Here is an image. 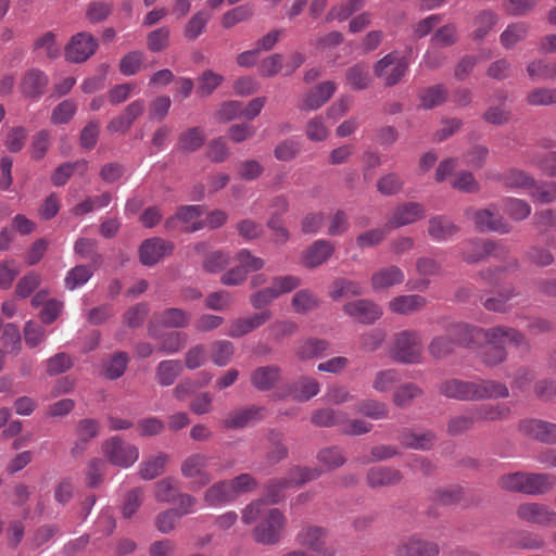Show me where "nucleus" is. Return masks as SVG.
<instances>
[{
    "mask_svg": "<svg viewBox=\"0 0 556 556\" xmlns=\"http://www.w3.org/2000/svg\"><path fill=\"white\" fill-rule=\"evenodd\" d=\"M328 538V530L319 526H304L296 533L295 541L302 546L306 547L317 554V556H334L336 551L326 546Z\"/></svg>",
    "mask_w": 556,
    "mask_h": 556,
    "instance_id": "11",
    "label": "nucleus"
},
{
    "mask_svg": "<svg viewBox=\"0 0 556 556\" xmlns=\"http://www.w3.org/2000/svg\"><path fill=\"white\" fill-rule=\"evenodd\" d=\"M496 23L497 15L494 12L488 10L480 12L475 18L473 40H483Z\"/></svg>",
    "mask_w": 556,
    "mask_h": 556,
    "instance_id": "56",
    "label": "nucleus"
},
{
    "mask_svg": "<svg viewBox=\"0 0 556 556\" xmlns=\"http://www.w3.org/2000/svg\"><path fill=\"white\" fill-rule=\"evenodd\" d=\"M408 68L405 58H399L391 52L381 58L374 66L375 75L382 78L387 87H392L401 81Z\"/></svg>",
    "mask_w": 556,
    "mask_h": 556,
    "instance_id": "9",
    "label": "nucleus"
},
{
    "mask_svg": "<svg viewBox=\"0 0 556 556\" xmlns=\"http://www.w3.org/2000/svg\"><path fill=\"white\" fill-rule=\"evenodd\" d=\"M245 525L255 523L252 536L256 543L275 545L280 542L287 525L285 515L278 508H269L264 500L250 503L241 516Z\"/></svg>",
    "mask_w": 556,
    "mask_h": 556,
    "instance_id": "1",
    "label": "nucleus"
},
{
    "mask_svg": "<svg viewBox=\"0 0 556 556\" xmlns=\"http://www.w3.org/2000/svg\"><path fill=\"white\" fill-rule=\"evenodd\" d=\"M271 318L270 311H263L261 313H255L249 317H241L233 319L229 324V328L227 331V336L230 338H241L253 330L263 326L266 321Z\"/></svg>",
    "mask_w": 556,
    "mask_h": 556,
    "instance_id": "23",
    "label": "nucleus"
},
{
    "mask_svg": "<svg viewBox=\"0 0 556 556\" xmlns=\"http://www.w3.org/2000/svg\"><path fill=\"white\" fill-rule=\"evenodd\" d=\"M447 96V88L442 84L425 88L419 93L420 106L425 110H431L443 104L446 101Z\"/></svg>",
    "mask_w": 556,
    "mask_h": 556,
    "instance_id": "48",
    "label": "nucleus"
},
{
    "mask_svg": "<svg viewBox=\"0 0 556 556\" xmlns=\"http://www.w3.org/2000/svg\"><path fill=\"white\" fill-rule=\"evenodd\" d=\"M280 379L281 369L276 365L257 367L251 374L252 386L262 392L274 389Z\"/></svg>",
    "mask_w": 556,
    "mask_h": 556,
    "instance_id": "26",
    "label": "nucleus"
},
{
    "mask_svg": "<svg viewBox=\"0 0 556 556\" xmlns=\"http://www.w3.org/2000/svg\"><path fill=\"white\" fill-rule=\"evenodd\" d=\"M422 341L416 331H402L397 333L390 351V356L404 364L418 363L421 357Z\"/></svg>",
    "mask_w": 556,
    "mask_h": 556,
    "instance_id": "5",
    "label": "nucleus"
},
{
    "mask_svg": "<svg viewBox=\"0 0 556 556\" xmlns=\"http://www.w3.org/2000/svg\"><path fill=\"white\" fill-rule=\"evenodd\" d=\"M508 396L509 390L506 384L496 380H467V402L506 399Z\"/></svg>",
    "mask_w": 556,
    "mask_h": 556,
    "instance_id": "12",
    "label": "nucleus"
},
{
    "mask_svg": "<svg viewBox=\"0 0 556 556\" xmlns=\"http://www.w3.org/2000/svg\"><path fill=\"white\" fill-rule=\"evenodd\" d=\"M404 271L396 265L382 267L375 271L370 278L371 288L379 292L403 283Z\"/></svg>",
    "mask_w": 556,
    "mask_h": 556,
    "instance_id": "24",
    "label": "nucleus"
},
{
    "mask_svg": "<svg viewBox=\"0 0 556 556\" xmlns=\"http://www.w3.org/2000/svg\"><path fill=\"white\" fill-rule=\"evenodd\" d=\"M204 212L202 205L180 206L173 216L165 220L164 227L167 231L180 230L187 233L199 231L205 226V223L199 219Z\"/></svg>",
    "mask_w": 556,
    "mask_h": 556,
    "instance_id": "6",
    "label": "nucleus"
},
{
    "mask_svg": "<svg viewBox=\"0 0 556 556\" xmlns=\"http://www.w3.org/2000/svg\"><path fill=\"white\" fill-rule=\"evenodd\" d=\"M528 34V25L526 23H514L501 34V43L506 49L514 48L519 41L523 40Z\"/></svg>",
    "mask_w": 556,
    "mask_h": 556,
    "instance_id": "58",
    "label": "nucleus"
},
{
    "mask_svg": "<svg viewBox=\"0 0 556 556\" xmlns=\"http://www.w3.org/2000/svg\"><path fill=\"white\" fill-rule=\"evenodd\" d=\"M102 453L110 464L121 468L131 467L139 458V448L118 435L102 443Z\"/></svg>",
    "mask_w": 556,
    "mask_h": 556,
    "instance_id": "4",
    "label": "nucleus"
},
{
    "mask_svg": "<svg viewBox=\"0 0 556 556\" xmlns=\"http://www.w3.org/2000/svg\"><path fill=\"white\" fill-rule=\"evenodd\" d=\"M395 556H439L440 546L434 541L412 535L401 541L394 552Z\"/></svg>",
    "mask_w": 556,
    "mask_h": 556,
    "instance_id": "16",
    "label": "nucleus"
},
{
    "mask_svg": "<svg viewBox=\"0 0 556 556\" xmlns=\"http://www.w3.org/2000/svg\"><path fill=\"white\" fill-rule=\"evenodd\" d=\"M516 515L520 520L529 523L556 528V511L542 503L520 504L516 509Z\"/></svg>",
    "mask_w": 556,
    "mask_h": 556,
    "instance_id": "13",
    "label": "nucleus"
},
{
    "mask_svg": "<svg viewBox=\"0 0 556 556\" xmlns=\"http://www.w3.org/2000/svg\"><path fill=\"white\" fill-rule=\"evenodd\" d=\"M403 473L393 467L375 466L368 469L366 481L371 489L394 486L402 482Z\"/></svg>",
    "mask_w": 556,
    "mask_h": 556,
    "instance_id": "22",
    "label": "nucleus"
},
{
    "mask_svg": "<svg viewBox=\"0 0 556 556\" xmlns=\"http://www.w3.org/2000/svg\"><path fill=\"white\" fill-rule=\"evenodd\" d=\"M184 370L178 359H166L159 363L155 369V379L162 387H169L175 383Z\"/></svg>",
    "mask_w": 556,
    "mask_h": 556,
    "instance_id": "38",
    "label": "nucleus"
},
{
    "mask_svg": "<svg viewBox=\"0 0 556 556\" xmlns=\"http://www.w3.org/2000/svg\"><path fill=\"white\" fill-rule=\"evenodd\" d=\"M476 422L479 421H498L508 418L510 408L503 403L483 404L471 407Z\"/></svg>",
    "mask_w": 556,
    "mask_h": 556,
    "instance_id": "37",
    "label": "nucleus"
},
{
    "mask_svg": "<svg viewBox=\"0 0 556 556\" xmlns=\"http://www.w3.org/2000/svg\"><path fill=\"white\" fill-rule=\"evenodd\" d=\"M61 46L58 43L56 35L53 31H46L33 43V52L39 59L55 60L61 55Z\"/></svg>",
    "mask_w": 556,
    "mask_h": 556,
    "instance_id": "31",
    "label": "nucleus"
},
{
    "mask_svg": "<svg viewBox=\"0 0 556 556\" xmlns=\"http://www.w3.org/2000/svg\"><path fill=\"white\" fill-rule=\"evenodd\" d=\"M264 407L250 405L229 412L222 420L220 427L224 429H242L251 422L263 418Z\"/></svg>",
    "mask_w": 556,
    "mask_h": 556,
    "instance_id": "18",
    "label": "nucleus"
},
{
    "mask_svg": "<svg viewBox=\"0 0 556 556\" xmlns=\"http://www.w3.org/2000/svg\"><path fill=\"white\" fill-rule=\"evenodd\" d=\"M520 267V264L517 258L510 257L506 261L505 265L493 266L482 269L478 273V277L489 286L497 285L503 274L517 271Z\"/></svg>",
    "mask_w": 556,
    "mask_h": 556,
    "instance_id": "42",
    "label": "nucleus"
},
{
    "mask_svg": "<svg viewBox=\"0 0 556 556\" xmlns=\"http://www.w3.org/2000/svg\"><path fill=\"white\" fill-rule=\"evenodd\" d=\"M174 243L160 237L149 238L139 247V260L144 266H154L174 252Z\"/></svg>",
    "mask_w": 556,
    "mask_h": 556,
    "instance_id": "14",
    "label": "nucleus"
},
{
    "mask_svg": "<svg viewBox=\"0 0 556 556\" xmlns=\"http://www.w3.org/2000/svg\"><path fill=\"white\" fill-rule=\"evenodd\" d=\"M211 20V14L204 10L195 12L184 27L186 39L193 41L205 33L206 26Z\"/></svg>",
    "mask_w": 556,
    "mask_h": 556,
    "instance_id": "47",
    "label": "nucleus"
},
{
    "mask_svg": "<svg viewBox=\"0 0 556 556\" xmlns=\"http://www.w3.org/2000/svg\"><path fill=\"white\" fill-rule=\"evenodd\" d=\"M526 101L529 105L532 106L556 104V88H535L527 94Z\"/></svg>",
    "mask_w": 556,
    "mask_h": 556,
    "instance_id": "63",
    "label": "nucleus"
},
{
    "mask_svg": "<svg viewBox=\"0 0 556 556\" xmlns=\"http://www.w3.org/2000/svg\"><path fill=\"white\" fill-rule=\"evenodd\" d=\"M336 245L326 239H318L303 252L302 262L304 267L313 269L325 264L334 253Z\"/></svg>",
    "mask_w": 556,
    "mask_h": 556,
    "instance_id": "19",
    "label": "nucleus"
},
{
    "mask_svg": "<svg viewBox=\"0 0 556 556\" xmlns=\"http://www.w3.org/2000/svg\"><path fill=\"white\" fill-rule=\"evenodd\" d=\"M49 84V77L39 68H30L25 72L21 80L22 93L31 100H38Z\"/></svg>",
    "mask_w": 556,
    "mask_h": 556,
    "instance_id": "21",
    "label": "nucleus"
},
{
    "mask_svg": "<svg viewBox=\"0 0 556 556\" xmlns=\"http://www.w3.org/2000/svg\"><path fill=\"white\" fill-rule=\"evenodd\" d=\"M205 139L206 136L202 127H190L178 136L176 149L182 153H192L203 147Z\"/></svg>",
    "mask_w": 556,
    "mask_h": 556,
    "instance_id": "32",
    "label": "nucleus"
},
{
    "mask_svg": "<svg viewBox=\"0 0 556 556\" xmlns=\"http://www.w3.org/2000/svg\"><path fill=\"white\" fill-rule=\"evenodd\" d=\"M328 294L333 301H338L343 298L363 294V287L358 281L337 278L331 282Z\"/></svg>",
    "mask_w": 556,
    "mask_h": 556,
    "instance_id": "43",
    "label": "nucleus"
},
{
    "mask_svg": "<svg viewBox=\"0 0 556 556\" xmlns=\"http://www.w3.org/2000/svg\"><path fill=\"white\" fill-rule=\"evenodd\" d=\"M98 39L88 31L73 35L64 48L65 60L70 63H84L98 50Z\"/></svg>",
    "mask_w": 556,
    "mask_h": 556,
    "instance_id": "7",
    "label": "nucleus"
},
{
    "mask_svg": "<svg viewBox=\"0 0 556 556\" xmlns=\"http://www.w3.org/2000/svg\"><path fill=\"white\" fill-rule=\"evenodd\" d=\"M154 318L164 328H186L191 321V314L182 308L170 307L155 314Z\"/></svg>",
    "mask_w": 556,
    "mask_h": 556,
    "instance_id": "36",
    "label": "nucleus"
},
{
    "mask_svg": "<svg viewBox=\"0 0 556 556\" xmlns=\"http://www.w3.org/2000/svg\"><path fill=\"white\" fill-rule=\"evenodd\" d=\"M329 348V343L321 339H307L296 349V356L302 359H311L321 355Z\"/></svg>",
    "mask_w": 556,
    "mask_h": 556,
    "instance_id": "57",
    "label": "nucleus"
},
{
    "mask_svg": "<svg viewBox=\"0 0 556 556\" xmlns=\"http://www.w3.org/2000/svg\"><path fill=\"white\" fill-rule=\"evenodd\" d=\"M366 0H348L345 3L333 5L326 14L327 23L343 22L365 7Z\"/></svg>",
    "mask_w": 556,
    "mask_h": 556,
    "instance_id": "46",
    "label": "nucleus"
},
{
    "mask_svg": "<svg viewBox=\"0 0 556 556\" xmlns=\"http://www.w3.org/2000/svg\"><path fill=\"white\" fill-rule=\"evenodd\" d=\"M485 345L481 351V362L485 366H496L506 359V343L514 344L525 350H529V343L523 333L519 330L506 326H496L486 329L483 332Z\"/></svg>",
    "mask_w": 556,
    "mask_h": 556,
    "instance_id": "2",
    "label": "nucleus"
},
{
    "mask_svg": "<svg viewBox=\"0 0 556 556\" xmlns=\"http://www.w3.org/2000/svg\"><path fill=\"white\" fill-rule=\"evenodd\" d=\"M397 439L405 448L428 451L434 444L435 434L429 430L424 432H414L409 429H404Z\"/></svg>",
    "mask_w": 556,
    "mask_h": 556,
    "instance_id": "30",
    "label": "nucleus"
},
{
    "mask_svg": "<svg viewBox=\"0 0 556 556\" xmlns=\"http://www.w3.org/2000/svg\"><path fill=\"white\" fill-rule=\"evenodd\" d=\"M113 3L105 1H91L86 8V18L98 24L108 20L113 12Z\"/></svg>",
    "mask_w": 556,
    "mask_h": 556,
    "instance_id": "62",
    "label": "nucleus"
},
{
    "mask_svg": "<svg viewBox=\"0 0 556 556\" xmlns=\"http://www.w3.org/2000/svg\"><path fill=\"white\" fill-rule=\"evenodd\" d=\"M426 304V298L419 294L399 295L389 302V308L395 314L407 315L422 309Z\"/></svg>",
    "mask_w": 556,
    "mask_h": 556,
    "instance_id": "35",
    "label": "nucleus"
},
{
    "mask_svg": "<svg viewBox=\"0 0 556 556\" xmlns=\"http://www.w3.org/2000/svg\"><path fill=\"white\" fill-rule=\"evenodd\" d=\"M311 421L317 427H333L346 421V415L332 408H320L312 414Z\"/></svg>",
    "mask_w": 556,
    "mask_h": 556,
    "instance_id": "52",
    "label": "nucleus"
},
{
    "mask_svg": "<svg viewBox=\"0 0 556 556\" xmlns=\"http://www.w3.org/2000/svg\"><path fill=\"white\" fill-rule=\"evenodd\" d=\"M187 341L188 337L184 332H168L161 338L159 351L165 354H175L186 346Z\"/></svg>",
    "mask_w": 556,
    "mask_h": 556,
    "instance_id": "59",
    "label": "nucleus"
},
{
    "mask_svg": "<svg viewBox=\"0 0 556 556\" xmlns=\"http://www.w3.org/2000/svg\"><path fill=\"white\" fill-rule=\"evenodd\" d=\"M98 242L90 238H78L74 244V252L83 258H90L93 265L102 263V255L97 252Z\"/></svg>",
    "mask_w": 556,
    "mask_h": 556,
    "instance_id": "60",
    "label": "nucleus"
},
{
    "mask_svg": "<svg viewBox=\"0 0 556 556\" xmlns=\"http://www.w3.org/2000/svg\"><path fill=\"white\" fill-rule=\"evenodd\" d=\"M320 386L317 380L311 377H300L294 383L287 387V395L294 400L305 402L317 395Z\"/></svg>",
    "mask_w": 556,
    "mask_h": 556,
    "instance_id": "34",
    "label": "nucleus"
},
{
    "mask_svg": "<svg viewBox=\"0 0 556 556\" xmlns=\"http://www.w3.org/2000/svg\"><path fill=\"white\" fill-rule=\"evenodd\" d=\"M208 457L201 453L189 455L181 463V473L185 478L192 479L193 484L200 489L208 484L212 476L206 471Z\"/></svg>",
    "mask_w": 556,
    "mask_h": 556,
    "instance_id": "15",
    "label": "nucleus"
},
{
    "mask_svg": "<svg viewBox=\"0 0 556 556\" xmlns=\"http://www.w3.org/2000/svg\"><path fill=\"white\" fill-rule=\"evenodd\" d=\"M93 269L86 265H76L70 269L65 276L64 285L67 290L80 288L92 277Z\"/></svg>",
    "mask_w": 556,
    "mask_h": 556,
    "instance_id": "55",
    "label": "nucleus"
},
{
    "mask_svg": "<svg viewBox=\"0 0 556 556\" xmlns=\"http://www.w3.org/2000/svg\"><path fill=\"white\" fill-rule=\"evenodd\" d=\"M343 312L366 325L375 323L382 315L381 308L376 303L365 299L346 303Z\"/></svg>",
    "mask_w": 556,
    "mask_h": 556,
    "instance_id": "20",
    "label": "nucleus"
},
{
    "mask_svg": "<svg viewBox=\"0 0 556 556\" xmlns=\"http://www.w3.org/2000/svg\"><path fill=\"white\" fill-rule=\"evenodd\" d=\"M345 78L353 90L367 89L371 84L369 67L365 63H357L351 66L346 71Z\"/></svg>",
    "mask_w": 556,
    "mask_h": 556,
    "instance_id": "49",
    "label": "nucleus"
},
{
    "mask_svg": "<svg viewBox=\"0 0 556 556\" xmlns=\"http://www.w3.org/2000/svg\"><path fill=\"white\" fill-rule=\"evenodd\" d=\"M129 356L126 352H116L103 366V376L109 380L121 378L126 371Z\"/></svg>",
    "mask_w": 556,
    "mask_h": 556,
    "instance_id": "51",
    "label": "nucleus"
},
{
    "mask_svg": "<svg viewBox=\"0 0 556 556\" xmlns=\"http://www.w3.org/2000/svg\"><path fill=\"white\" fill-rule=\"evenodd\" d=\"M500 179L504 186L509 188H531L534 186V178L517 168L505 172Z\"/></svg>",
    "mask_w": 556,
    "mask_h": 556,
    "instance_id": "61",
    "label": "nucleus"
},
{
    "mask_svg": "<svg viewBox=\"0 0 556 556\" xmlns=\"http://www.w3.org/2000/svg\"><path fill=\"white\" fill-rule=\"evenodd\" d=\"M529 162L538 166L547 176H556V151L547 153H532Z\"/></svg>",
    "mask_w": 556,
    "mask_h": 556,
    "instance_id": "64",
    "label": "nucleus"
},
{
    "mask_svg": "<svg viewBox=\"0 0 556 556\" xmlns=\"http://www.w3.org/2000/svg\"><path fill=\"white\" fill-rule=\"evenodd\" d=\"M525 493L543 495L549 493L556 485V476L551 473L526 472Z\"/></svg>",
    "mask_w": 556,
    "mask_h": 556,
    "instance_id": "28",
    "label": "nucleus"
},
{
    "mask_svg": "<svg viewBox=\"0 0 556 556\" xmlns=\"http://www.w3.org/2000/svg\"><path fill=\"white\" fill-rule=\"evenodd\" d=\"M425 216L426 210L422 204L417 202H406L393 210L386 227L390 229H396L420 220Z\"/></svg>",
    "mask_w": 556,
    "mask_h": 556,
    "instance_id": "17",
    "label": "nucleus"
},
{
    "mask_svg": "<svg viewBox=\"0 0 556 556\" xmlns=\"http://www.w3.org/2000/svg\"><path fill=\"white\" fill-rule=\"evenodd\" d=\"M484 331L485 330L469 326L467 324H457V325H454L448 330L447 334L452 336L455 346L456 345L470 346L475 342V340L479 337V334L483 333Z\"/></svg>",
    "mask_w": 556,
    "mask_h": 556,
    "instance_id": "50",
    "label": "nucleus"
},
{
    "mask_svg": "<svg viewBox=\"0 0 556 556\" xmlns=\"http://www.w3.org/2000/svg\"><path fill=\"white\" fill-rule=\"evenodd\" d=\"M459 231V227L445 215L432 216L428 220V233L438 242L452 239Z\"/></svg>",
    "mask_w": 556,
    "mask_h": 556,
    "instance_id": "27",
    "label": "nucleus"
},
{
    "mask_svg": "<svg viewBox=\"0 0 556 556\" xmlns=\"http://www.w3.org/2000/svg\"><path fill=\"white\" fill-rule=\"evenodd\" d=\"M336 84L333 81H324L317 85L304 98L303 104L300 106L301 110L315 111L323 106L334 93Z\"/></svg>",
    "mask_w": 556,
    "mask_h": 556,
    "instance_id": "29",
    "label": "nucleus"
},
{
    "mask_svg": "<svg viewBox=\"0 0 556 556\" xmlns=\"http://www.w3.org/2000/svg\"><path fill=\"white\" fill-rule=\"evenodd\" d=\"M236 500L235 491L228 481H219L211 485L204 494V501L208 506H219Z\"/></svg>",
    "mask_w": 556,
    "mask_h": 556,
    "instance_id": "39",
    "label": "nucleus"
},
{
    "mask_svg": "<svg viewBox=\"0 0 556 556\" xmlns=\"http://www.w3.org/2000/svg\"><path fill=\"white\" fill-rule=\"evenodd\" d=\"M106 464L101 458H92L88 462L85 469L86 484L90 489L99 488L105 476Z\"/></svg>",
    "mask_w": 556,
    "mask_h": 556,
    "instance_id": "54",
    "label": "nucleus"
},
{
    "mask_svg": "<svg viewBox=\"0 0 556 556\" xmlns=\"http://www.w3.org/2000/svg\"><path fill=\"white\" fill-rule=\"evenodd\" d=\"M320 306V299L309 289L298 290L291 300V307L296 314L305 315Z\"/></svg>",
    "mask_w": 556,
    "mask_h": 556,
    "instance_id": "41",
    "label": "nucleus"
},
{
    "mask_svg": "<svg viewBox=\"0 0 556 556\" xmlns=\"http://www.w3.org/2000/svg\"><path fill=\"white\" fill-rule=\"evenodd\" d=\"M523 433L547 444H556V424L543 420H527L520 425Z\"/></svg>",
    "mask_w": 556,
    "mask_h": 556,
    "instance_id": "25",
    "label": "nucleus"
},
{
    "mask_svg": "<svg viewBox=\"0 0 556 556\" xmlns=\"http://www.w3.org/2000/svg\"><path fill=\"white\" fill-rule=\"evenodd\" d=\"M476 424V419L471 408L466 409L462 414L454 415L448 418L446 424V432L451 437H458L471 430Z\"/></svg>",
    "mask_w": 556,
    "mask_h": 556,
    "instance_id": "45",
    "label": "nucleus"
},
{
    "mask_svg": "<svg viewBox=\"0 0 556 556\" xmlns=\"http://www.w3.org/2000/svg\"><path fill=\"white\" fill-rule=\"evenodd\" d=\"M439 392L447 399L467 402V380L446 379L440 383Z\"/></svg>",
    "mask_w": 556,
    "mask_h": 556,
    "instance_id": "53",
    "label": "nucleus"
},
{
    "mask_svg": "<svg viewBox=\"0 0 556 556\" xmlns=\"http://www.w3.org/2000/svg\"><path fill=\"white\" fill-rule=\"evenodd\" d=\"M471 214L475 227L480 232H498L501 235L509 233L511 226L503 216H501L494 206L480 210H467L466 215Z\"/></svg>",
    "mask_w": 556,
    "mask_h": 556,
    "instance_id": "10",
    "label": "nucleus"
},
{
    "mask_svg": "<svg viewBox=\"0 0 556 556\" xmlns=\"http://www.w3.org/2000/svg\"><path fill=\"white\" fill-rule=\"evenodd\" d=\"M168 459L169 456L166 453L149 457L139 465L138 475L143 480H153L164 472Z\"/></svg>",
    "mask_w": 556,
    "mask_h": 556,
    "instance_id": "40",
    "label": "nucleus"
},
{
    "mask_svg": "<svg viewBox=\"0 0 556 556\" xmlns=\"http://www.w3.org/2000/svg\"><path fill=\"white\" fill-rule=\"evenodd\" d=\"M508 250L492 240L470 239L464 243L462 257L469 264L479 263L489 256L504 257Z\"/></svg>",
    "mask_w": 556,
    "mask_h": 556,
    "instance_id": "8",
    "label": "nucleus"
},
{
    "mask_svg": "<svg viewBox=\"0 0 556 556\" xmlns=\"http://www.w3.org/2000/svg\"><path fill=\"white\" fill-rule=\"evenodd\" d=\"M519 295L520 292L515 288L505 289L497 295L488 298L483 302V306L490 312L508 313L513 308L509 302Z\"/></svg>",
    "mask_w": 556,
    "mask_h": 556,
    "instance_id": "44",
    "label": "nucleus"
},
{
    "mask_svg": "<svg viewBox=\"0 0 556 556\" xmlns=\"http://www.w3.org/2000/svg\"><path fill=\"white\" fill-rule=\"evenodd\" d=\"M302 285V280L298 276L286 275L276 276L271 280L269 287L263 288L250 296L251 305L255 309H262L270 305L280 295L290 293Z\"/></svg>",
    "mask_w": 556,
    "mask_h": 556,
    "instance_id": "3",
    "label": "nucleus"
},
{
    "mask_svg": "<svg viewBox=\"0 0 556 556\" xmlns=\"http://www.w3.org/2000/svg\"><path fill=\"white\" fill-rule=\"evenodd\" d=\"M526 71L530 80L534 83L554 80L556 78V60H532Z\"/></svg>",
    "mask_w": 556,
    "mask_h": 556,
    "instance_id": "33",
    "label": "nucleus"
}]
</instances>
